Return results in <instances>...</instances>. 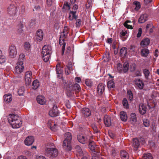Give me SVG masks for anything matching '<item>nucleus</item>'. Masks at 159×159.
<instances>
[{"label": "nucleus", "mask_w": 159, "mask_h": 159, "mask_svg": "<svg viewBox=\"0 0 159 159\" xmlns=\"http://www.w3.org/2000/svg\"><path fill=\"white\" fill-rule=\"evenodd\" d=\"M8 120L13 128H18L21 125L22 122L17 115L11 114L8 117Z\"/></svg>", "instance_id": "obj_1"}, {"label": "nucleus", "mask_w": 159, "mask_h": 159, "mask_svg": "<svg viewBox=\"0 0 159 159\" xmlns=\"http://www.w3.org/2000/svg\"><path fill=\"white\" fill-rule=\"evenodd\" d=\"M52 147L47 148L45 151V154L46 156L50 158L56 157L58 154V151L55 148L53 144H52Z\"/></svg>", "instance_id": "obj_2"}, {"label": "nucleus", "mask_w": 159, "mask_h": 159, "mask_svg": "<svg viewBox=\"0 0 159 159\" xmlns=\"http://www.w3.org/2000/svg\"><path fill=\"white\" fill-rule=\"evenodd\" d=\"M7 11L11 16H14L17 15L18 10L14 4H11L7 8Z\"/></svg>", "instance_id": "obj_3"}, {"label": "nucleus", "mask_w": 159, "mask_h": 159, "mask_svg": "<svg viewBox=\"0 0 159 159\" xmlns=\"http://www.w3.org/2000/svg\"><path fill=\"white\" fill-rule=\"evenodd\" d=\"M63 84L67 96L70 97L72 95V92L73 90V84L71 83H69L68 84L66 82H64Z\"/></svg>", "instance_id": "obj_4"}, {"label": "nucleus", "mask_w": 159, "mask_h": 159, "mask_svg": "<svg viewBox=\"0 0 159 159\" xmlns=\"http://www.w3.org/2000/svg\"><path fill=\"white\" fill-rule=\"evenodd\" d=\"M24 68L23 62L18 61L15 68L14 72L15 74H20L23 71Z\"/></svg>", "instance_id": "obj_5"}, {"label": "nucleus", "mask_w": 159, "mask_h": 159, "mask_svg": "<svg viewBox=\"0 0 159 159\" xmlns=\"http://www.w3.org/2000/svg\"><path fill=\"white\" fill-rule=\"evenodd\" d=\"M77 138L79 142L83 144H85L88 141H90L89 137L85 134H79L77 135Z\"/></svg>", "instance_id": "obj_6"}, {"label": "nucleus", "mask_w": 159, "mask_h": 159, "mask_svg": "<svg viewBox=\"0 0 159 159\" xmlns=\"http://www.w3.org/2000/svg\"><path fill=\"white\" fill-rule=\"evenodd\" d=\"M32 72L30 71H27L25 73V79L27 86L30 84L32 78Z\"/></svg>", "instance_id": "obj_7"}, {"label": "nucleus", "mask_w": 159, "mask_h": 159, "mask_svg": "<svg viewBox=\"0 0 159 159\" xmlns=\"http://www.w3.org/2000/svg\"><path fill=\"white\" fill-rule=\"evenodd\" d=\"M9 55L12 58H15L17 54L16 47L14 45L10 46L9 48Z\"/></svg>", "instance_id": "obj_8"}, {"label": "nucleus", "mask_w": 159, "mask_h": 159, "mask_svg": "<svg viewBox=\"0 0 159 159\" xmlns=\"http://www.w3.org/2000/svg\"><path fill=\"white\" fill-rule=\"evenodd\" d=\"M51 47L48 45H45L42 48V55L50 54L52 52Z\"/></svg>", "instance_id": "obj_9"}, {"label": "nucleus", "mask_w": 159, "mask_h": 159, "mask_svg": "<svg viewBox=\"0 0 159 159\" xmlns=\"http://www.w3.org/2000/svg\"><path fill=\"white\" fill-rule=\"evenodd\" d=\"M75 149L76 151V154L77 156L82 157L87 155V152L85 151H82L79 146H76Z\"/></svg>", "instance_id": "obj_10"}, {"label": "nucleus", "mask_w": 159, "mask_h": 159, "mask_svg": "<svg viewBox=\"0 0 159 159\" xmlns=\"http://www.w3.org/2000/svg\"><path fill=\"white\" fill-rule=\"evenodd\" d=\"M49 115L52 117L57 116L58 115V111L57 106L54 105L52 110L49 112Z\"/></svg>", "instance_id": "obj_11"}, {"label": "nucleus", "mask_w": 159, "mask_h": 159, "mask_svg": "<svg viewBox=\"0 0 159 159\" xmlns=\"http://www.w3.org/2000/svg\"><path fill=\"white\" fill-rule=\"evenodd\" d=\"M134 82L135 85V87L137 89H143L144 84L141 80L139 79H135L134 80Z\"/></svg>", "instance_id": "obj_12"}, {"label": "nucleus", "mask_w": 159, "mask_h": 159, "mask_svg": "<svg viewBox=\"0 0 159 159\" xmlns=\"http://www.w3.org/2000/svg\"><path fill=\"white\" fill-rule=\"evenodd\" d=\"M43 33L41 30H38L36 33V38L38 41H41L43 38Z\"/></svg>", "instance_id": "obj_13"}, {"label": "nucleus", "mask_w": 159, "mask_h": 159, "mask_svg": "<svg viewBox=\"0 0 159 159\" xmlns=\"http://www.w3.org/2000/svg\"><path fill=\"white\" fill-rule=\"evenodd\" d=\"M63 147L65 150L70 151L71 149V142H70L69 141H67L66 140H64L63 143Z\"/></svg>", "instance_id": "obj_14"}, {"label": "nucleus", "mask_w": 159, "mask_h": 159, "mask_svg": "<svg viewBox=\"0 0 159 159\" xmlns=\"http://www.w3.org/2000/svg\"><path fill=\"white\" fill-rule=\"evenodd\" d=\"M34 141V138L33 136H29L27 137L25 140V144L27 146L31 145Z\"/></svg>", "instance_id": "obj_15"}, {"label": "nucleus", "mask_w": 159, "mask_h": 159, "mask_svg": "<svg viewBox=\"0 0 159 159\" xmlns=\"http://www.w3.org/2000/svg\"><path fill=\"white\" fill-rule=\"evenodd\" d=\"M104 123L107 126H109L111 125V122L110 117L107 115H105L104 118Z\"/></svg>", "instance_id": "obj_16"}, {"label": "nucleus", "mask_w": 159, "mask_h": 159, "mask_svg": "<svg viewBox=\"0 0 159 159\" xmlns=\"http://www.w3.org/2000/svg\"><path fill=\"white\" fill-rule=\"evenodd\" d=\"M37 102L41 105H44L46 102V99L44 97L42 96H39L37 97Z\"/></svg>", "instance_id": "obj_17"}, {"label": "nucleus", "mask_w": 159, "mask_h": 159, "mask_svg": "<svg viewBox=\"0 0 159 159\" xmlns=\"http://www.w3.org/2000/svg\"><path fill=\"white\" fill-rule=\"evenodd\" d=\"M75 14V11H70L69 13V19L70 20H72L74 19H76L77 18V16Z\"/></svg>", "instance_id": "obj_18"}, {"label": "nucleus", "mask_w": 159, "mask_h": 159, "mask_svg": "<svg viewBox=\"0 0 159 159\" xmlns=\"http://www.w3.org/2000/svg\"><path fill=\"white\" fill-rule=\"evenodd\" d=\"M59 43L60 45L62 46L61 54L62 55H63L64 52L66 44L64 39L60 38Z\"/></svg>", "instance_id": "obj_19"}, {"label": "nucleus", "mask_w": 159, "mask_h": 159, "mask_svg": "<svg viewBox=\"0 0 159 159\" xmlns=\"http://www.w3.org/2000/svg\"><path fill=\"white\" fill-rule=\"evenodd\" d=\"M104 85L102 84H99L97 88V91L99 94H101L104 90Z\"/></svg>", "instance_id": "obj_20"}, {"label": "nucleus", "mask_w": 159, "mask_h": 159, "mask_svg": "<svg viewBox=\"0 0 159 159\" xmlns=\"http://www.w3.org/2000/svg\"><path fill=\"white\" fill-rule=\"evenodd\" d=\"M72 63H69L66 66L65 68L66 74L67 75H69L71 73V71L72 70Z\"/></svg>", "instance_id": "obj_21"}, {"label": "nucleus", "mask_w": 159, "mask_h": 159, "mask_svg": "<svg viewBox=\"0 0 159 159\" xmlns=\"http://www.w3.org/2000/svg\"><path fill=\"white\" fill-rule=\"evenodd\" d=\"M89 148L92 151L94 152H96L98 147L95 145L94 142H89Z\"/></svg>", "instance_id": "obj_22"}, {"label": "nucleus", "mask_w": 159, "mask_h": 159, "mask_svg": "<svg viewBox=\"0 0 159 159\" xmlns=\"http://www.w3.org/2000/svg\"><path fill=\"white\" fill-rule=\"evenodd\" d=\"M146 108L142 104H139V111L140 113L142 115L144 114L146 111Z\"/></svg>", "instance_id": "obj_23"}, {"label": "nucleus", "mask_w": 159, "mask_h": 159, "mask_svg": "<svg viewBox=\"0 0 159 159\" xmlns=\"http://www.w3.org/2000/svg\"><path fill=\"white\" fill-rule=\"evenodd\" d=\"M148 15L145 14L141 15L139 19V22L140 23L144 22L147 20Z\"/></svg>", "instance_id": "obj_24"}, {"label": "nucleus", "mask_w": 159, "mask_h": 159, "mask_svg": "<svg viewBox=\"0 0 159 159\" xmlns=\"http://www.w3.org/2000/svg\"><path fill=\"white\" fill-rule=\"evenodd\" d=\"M120 117L122 121H125L127 119V116L126 113L124 111H121L120 112Z\"/></svg>", "instance_id": "obj_25"}, {"label": "nucleus", "mask_w": 159, "mask_h": 159, "mask_svg": "<svg viewBox=\"0 0 159 159\" xmlns=\"http://www.w3.org/2000/svg\"><path fill=\"white\" fill-rule=\"evenodd\" d=\"M82 113L86 117L89 116L91 115V112L89 109L87 108H83L82 110Z\"/></svg>", "instance_id": "obj_26"}, {"label": "nucleus", "mask_w": 159, "mask_h": 159, "mask_svg": "<svg viewBox=\"0 0 159 159\" xmlns=\"http://www.w3.org/2000/svg\"><path fill=\"white\" fill-rule=\"evenodd\" d=\"M133 145L134 147L136 149L138 148L139 146L140 143L139 141L137 138L133 139Z\"/></svg>", "instance_id": "obj_27"}, {"label": "nucleus", "mask_w": 159, "mask_h": 159, "mask_svg": "<svg viewBox=\"0 0 159 159\" xmlns=\"http://www.w3.org/2000/svg\"><path fill=\"white\" fill-rule=\"evenodd\" d=\"M120 155L122 159H128L129 158L128 154L125 151H121L120 153Z\"/></svg>", "instance_id": "obj_28"}, {"label": "nucleus", "mask_w": 159, "mask_h": 159, "mask_svg": "<svg viewBox=\"0 0 159 159\" xmlns=\"http://www.w3.org/2000/svg\"><path fill=\"white\" fill-rule=\"evenodd\" d=\"M4 101L8 102L12 100L11 95L10 94H5L3 97Z\"/></svg>", "instance_id": "obj_29"}, {"label": "nucleus", "mask_w": 159, "mask_h": 159, "mask_svg": "<svg viewBox=\"0 0 159 159\" xmlns=\"http://www.w3.org/2000/svg\"><path fill=\"white\" fill-rule=\"evenodd\" d=\"M143 73L145 78L147 80L148 79L150 75V72L149 70L147 69H144L143 70Z\"/></svg>", "instance_id": "obj_30"}, {"label": "nucleus", "mask_w": 159, "mask_h": 159, "mask_svg": "<svg viewBox=\"0 0 159 159\" xmlns=\"http://www.w3.org/2000/svg\"><path fill=\"white\" fill-rule=\"evenodd\" d=\"M150 43V40L148 38L143 39L141 42V45L146 46L149 45Z\"/></svg>", "instance_id": "obj_31"}, {"label": "nucleus", "mask_w": 159, "mask_h": 159, "mask_svg": "<svg viewBox=\"0 0 159 159\" xmlns=\"http://www.w3.org/2000/svg\"><path fill=\"white\" fill-rule=\"evenodd\" d=\"M129 69V65L127 62H125L123 65V72L125 73L127 72Z\"/></svg>", "instance_id": "obj_32"}, {"label": "nucleus", "mask_w": 159, "mask_h": 159, "mask_svg": "<svg viewBox=\"0 0 159 159\" xmlns=\"http://www.w3.org/2000/svg\"><path fill=\"white\" fill-rule=\"evenodd\" d=\"M132 23V22H131V21L129 20H127L124 23V25L128 29H133V27L131 24Z\"/></svg>", "instance_id": "obj_33"}, {"label": "nucleus", "mask_w": 159, "mask_h": 159, "mask_svg": "<svg viewBox=\"0 0 159 159\" xmlns=\"http://www.w3.org/2000/svg\"><path fill=\"white\" fill-rule=\"evenodd\" d=\"M149 53V50L146 48L143 49L141 51V55L143 57H147Z\"/></svg>", "instance_id": "obj_34"}, {"label": "nucleus", "mask_w": 159, "mask_h": 159, "mask_svg": "<svg viewBox=\"0 0 159 159\" xmlns=\"http://www.w3.org/2000/svg\"><path fill=\"white\" fill-rule=\"evenodd\" d=\"M32 86L33 89H37L39 86V81L37 80H34L33 82Z\"/></svg>", "instance_id": "obj_35"}, {"label": "nucleus", "mask_w": 159, "mask_h": 159, "mask_svg": "<svg viewBox=\"0 0 159 159\" xmlns=\"http://www.w3.org/2000/svg\"><path fill=\"white\" fill-rule=\"evenodd\" d=\"M65 140H66L67 141H69L70 142H71L72 139V136L71 133L70 132H67L65 133Z\"/></svg>", "instance_id": "obj_36"}, {"label": "nucleus", "mask_w": 159, "mask_h": 159, "mask_svg": "<svg viewBox=\"0 0 159 159\" xmlns=\"http://www.w3.org/2000/svg\"><path fill=\"white\" fill-rule=\"evenodd\" d=\"M127 52V49L125 47L122 48L120 50V53L121 56H126Z\"/></svg>", "instance_id": "obj_37"}, {"label": "nucleus", "mask_w": 159, "mask_h": 159, "mask_svg": "<svg viewBox=\"0 0 159 159\" xmlns=\"http://www.w3.org/2000/svg\"><path fill=\"white\" fill-rule=\"evenodd\" d=\"M56 71L58 74H61L62 72V68L61 67L60 64H58L56 66Z\"/></svg>", "instance_id": "obj_38"}, {"label": "nucleus", "mask_w": 159, "mask_h": 159, "mask_svg": "<svg viewBox=\"0 0 159 159\" xmlns=\"http://www.w3.org/2000/svg\"><path fill=\"white\" fill-rule=\"evenodd\" d=\"M18 32L19 34H21L23 32V28H24V25L22 23H20L18 26Z\"/></svg>", "instance_id": "obj_39"}, {"label": "nucleus", "mask_w": 159, "mask_h": 159, "mask_svg": "<svg viewBox=\"0 0 159 159\" xmlns=\"http://www.w3.org/2000/svg\"><path fill=\"white\" fill-rule=\"evenodd\" d=\"M107 86L108 88H112L115 86L114 82L112 80L109 81L107 83Z\"/></svg>", "instance_id": "obj_40"}, {"label": "nucleus", "mask_w": 159, "mask_h": 159, "mask_svg": "<svg viewBox=\"0 0 159 159\" xmlns=\"http://www.w3.org/2000/svg\"><path fill=\"white\" fill-rule=\"evenodd\" d=\"M122 104L124 107L127 109L129 108V104L128 101L126 98H124L122 101Z\"/></svg>", "instance_id": "obj_41"}, {"label": "nucleus", "mask_w": 159, "mask_h": 159, "mask_svg": "<svg viewBox=\"0 0 159 159\" xmlns=\"http://www.w3.org/2000/svg\"><path fill=\"white\" fill-rule=\"evenodd\" d=\"M143 159H153V157L151 153H148L144 155Z\"/></svg>", "instance_id": "obj_42"}, {"label": "nucleus", "mask_w": 159, "mask_h": 159, "mask_svg": "<svg viewBox=\"0 0 159 159\" xmlns=\"http://www.w3.org/2000/svg\"><path fill=\"white\" fill-rule=\"evenodd\" d=\"M24 91L25 89L24 87H20L18 91V94L20 96L23 95L24 93Z\"/></svg>", "instance_id": "obj_43"}, {"label": "nucleus", "mask_w": 159, "mask_h": 159, "mask_svg": "<svg viewBox=\"0 0 159 159\" xmlns=\"http://www.w3.org/2000/svg\"><path fill=\"white\" fill-rule=\"evenodd\" d=\"M44 61L45 62H47L49 60L50 56V54H48L46 55H42Z\"/></svg>", "instance_id": "obj_44"}, {"label": "nucleus", "mask_w": 159, "mask_h": 159, "mask_svg": "<svg viewBox=\"0 0 159 159\" xmlns=\"http://www.w3.org/2000/svg\"><path fill=\"white\" fill-rule=\"evenodd\" d=\"M31 46L30 43L28 42H25L24 44V47L26 50H29Z\"/></svg>", "instance_id": "obj_45"}, {"label": "nucleus", "mask_w": 159, "mask_h": 159, "mask_svg": "<svg viewBox=\"0 0 159 159\" xmlns=\"http://www.w3.org/2000/svg\"><path fill=\"white\" fill-rule=\"evenodd\" d=\"M53 125L51 124V126H50L51 129L53 131H56L58 129V126L56 124H54L53 123Z\"/></svg>", "instance_id": "obj_46"}, {"label": "nucleus", "mask_w": 159, "mask_h": 159, "mask_svg": "<svg viewBox=\"0 0 159 159\" xmlns=\"http://www.w3.org/2000/svg\"><path fill=\"white\" fill-rule=\"evenodd\" d=\"M130 120L133 121H135L136 120V116L135 113H132L130 115Z\"/></svg>", "instance_id": "obj_47"}, {"label": "nucleus", "mask_w": 159, "mask_h": 159, "mask_svg": "<svg viewBox=\"0 0 159 159\" xmlns=\"http://www.w3.org/2000/svg\"><path fill=\"white\" fill-rule=\"evenodd\" d=\"M136 68V65L134 63H132L130 65L129 68V70L131 72H133Z\"/></svg>", "instance_id": "obj_48"}, {"label": "nucleus", "mask_w": 159, "mask_h": 159, "mask_svg": "<svg viewBox=\"0 0 159 159\" xmlns=\"http://www.w3.org/2000/svg\"><path fill=\"white\" fill-rule=\"evenodd\" d=\"M117 68L118 72L119 73L123 72V67L121 64L120 63H118L117 64Z\"/></svg>", "instance_id": "obj_49"}, {"label": "nucleus", "mask_w": 159, "mask_h": 159, "mask_svg": "<svg viewBox=\"0 0 159 159\" xmlns=\"http://www.w3.org/2000/svg\"><path fill=\"white\" fill-rule=\"evenodd\" d=\"M6 61V58L3 55H1L0 56V64H2L5 62Z\"/></svg>", "instance_id": "obj_50"}, {"label": "nucleus", "mask_w": 159, "mask_h": 159, "mask_svg": "<svg viewBox=\"0 0 159 159\" xmlns=\"http://www.w3.org/2000/svg\"><path fill=\"white\" fill-rule=\"evenodd\" d=\"M73 88L74 90H77L78 91L80 90V85L78 84H75L74 85Z\"/></svg>", "instance_id": "obj_51"}, {"label": "nucleus", "mask_w": 159, "mask_h": 159, "mask_svg": "<svg viewBox=\"0 0 159 159\" xmlns=\"http://www.w3.org/2000/svg\"><path fill=\"white\" fill-rule=\"evenodd\" d=\"M128 96L130 100H131L133 98V95L131 91L128 90L127 91Z\"/></svg>", "instance_id": "obj_52"}, {"label": "nucleus", "mask_w": 159, "mask_h": 159, "mask_svg": "<svg viewBox=\"0 0 159 159\" xmlns=\"http://www.w3.org/2000/svg\"><path fill=\"white\" fill-rule=\"evenodd\" d=\"M134 4L136 6L135 9L138 10L140 8V3L139 2H134Z\"/></svg>", "instance_id": "obj_53"}, {"label": "nucleus", "mask_w": 159, "mask_h": 159, "mask_svg": "<svg viewBox=\"0 0 159 159\" xmlns=\"http://www.w3.org/2000/svg\"><path fill=\"white\" fill-rule=\"evenodd\" d=\"M143 125L145 127H148L149 125V121L146 119H144L143 120Z\"/></svg>", "instance_id": "obj_54"}, {"label": "nucleus", "mask_w": 159, "mask_h": 159, "mask_svg": "<svg viewBox=\"0 0 159 159\" xmlns=\"http://www.w3.org/2000/svg\"><path fill=\"white\" fill-rule=\"evenodd\" d=\"M85 83L88 86L91 87L92 85V81L90 80H85Z\"/></svg>", "instance_id": "obj_55"}, {"label": "nucleus", "mask_w": 159, "mask_h": 159, "mask_svg": "<svg viewBox=\"0 0 159 159\" xmlns=\"http://www.w3.org/2000/svg\"><path fill=\"white\" fill-rule=\"evenodd\" d=\"M63 8L67 10H69L70 9L69 4L67 2H66V3H65L63 6Z\"/></svg>", "instance_id": "obj_56"}, {"label": "nucleus", "mask_w": 159, "mask_h": 159, "mask_svg": "<svg viewBox=\"0 0 159 159\" xmlns=\"http://www.w3.org/2000/svg\"><path fill=\"white\" fill-rule=\"evenodd\" d=\"M25 55L23 54H21L19 56L18 61H22L24 59Z\"/></svg>", "instance_id": "obj_57"}, {"label": "nucleus", "mask_w": 159, "mask_h": 159, "mask_svg": "<svg viewBox=\"0 0 159 159\" xmlns=\"http://www.w3.org/2000/svg\"><path fill=\"white\" fill-rule=\"evenodd\" d=\"M81 20L80 19H78L76 20V27H79L81 25Z\"/></svg>", "instance_id": "obj_58"}, {"label": "nucleus", "mask_w": 159, "mask_h": 159, "mask_svg": "<svg viewBox=\"0 0 159 159\" xmlns=\"http://www.w3.org/2000/svg\"><path fill=\"white\" fill-rule=\"evenodd\" d=\"M92 127L95 133H97L98 130L97 125L94 124H92Z\"/></svg>", "instance_id": "obj_59"}, {"label": "nucleus", "mask_w": 159, "mask_h": 159, "mask_svg": "<svg viewBox=\"0 0 159 159\" xmlns=\"http://www.w3.org/2000/svg\"><path fill=\"white\" fill-rule=\"evenodd\" d=\"M47 5L48 7H50L53 3V0H47Z\"/></svg>", "instance_id": "obj_60"}, {"label": "nucleus", "mask_w": 159, "mask_h": 159, "mask_svg": "<svg viewBox=\"0 0 159 159\" xmlns=\"http://www.w3.org/2000/svg\"><path fill=\"white\" fill-rule=\"evenodd\" d=\"M142 33V29L141 28H139L138 30V33L137 34V37L138 38L140 37Z\"/></svg>", "instance_id": "obj_61"}, {"label": "nucleus", "mask_w": 159, "mask_h": 159, "mask_svg": "<svg viewBox=\"0 0 159 159\" xmlns=\"http://www.w3.org/2000/svg\"><path fill=\"white\" fill-rule=\"evenodd\" d=\"M127 34V32L126 31H122V32L120 33V36L121 37L125 36Z\"/></svg>", "instance_id": "obj_62"}, {"label": "nucleus", "mask_w": 159, "mask_h": 159, "mask_svg": "<svg viewBox=\"0 0 159 159\" xmlns=\"http://www.w3.org/2000/svg\"><path fill=\"white\" fill-rule=\"evenodd\" d=\"M152 27H154L153 24L151 23L150 24H148L146 26V30H148V29Z\"/></svg>", "instance_id": "obj_63"}, {"label": "nucleus", "mask_w": 159, "mask_h": 159, "mask_svg": "<svg viewBox=\"0 0 159 159\" xmlns=\"http://www.w3.org/2000/svg\"><path fill=\"white\" fill-rule=\"evenodd\" d=\"M35 159H45V157L43 156H37Z\"/></svg>", "instance_id": "obj_64"}]
</instances>
